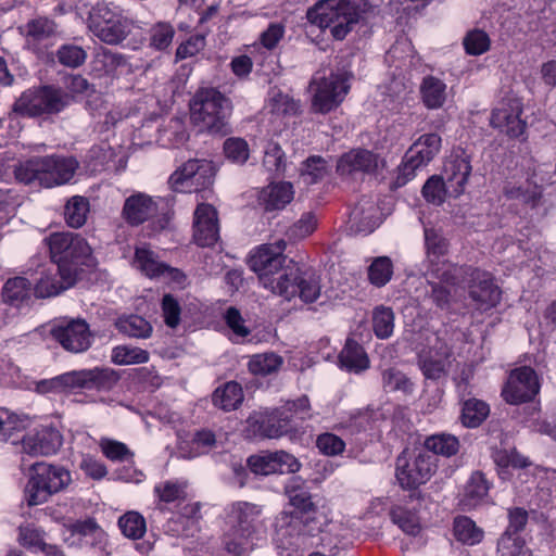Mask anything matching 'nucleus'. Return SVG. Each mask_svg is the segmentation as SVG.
I'll use <instances>...</instances> for the list:
<instances>
[{"label": "nucleus", "instance_id": "59", "mask_svg": "<svg viewBox=\"0 0 556 556\" xmlns=\"http://www.w3.org/2000/svg\"><path fill=\"white\" fill-rule=\"evenodd\" d=\"M270 112L277 115H296L300 112V102L281 92L273 93L269 101Z\"/></svg>", "mask_w": 556, "mask_h": 556}, {"label": "nucleus", "instance_id": "45", "mask_svg": "<svg viewBox=\"0 0 556 556\" xmlns=\"http://www.w3.org/2000/svg\"><path fill=\"white\" fill-rule=\"evenodd\" d=\"M489 413L490 408L486 403L470 399L464 403L462 421L468 428H476L488 417Z\"/></svg>", "mask_w": 556, "mask_h": 556}, {"label": "nucleus", "instance_id": "13", "mask_svg": "<svg viewBox=\"0 0 556 556\" xmlns=\"http://www.w3.org/2000/svg\"><path fill=\"white\" fill-rule=\"evenodd\" d=\"M88 26L96 37L108 45H118L131 31V22L106 3H98L91 9Z\"/></svg>", "mask_w": 556, "mask_h": 556}, {"label": "nucleus", "instance_id": "23", "mask_svg": "<svg viewBox=\"0 0 556 556\" xmlns=\"http://www.w3.org/2000/svg\"><path fill=\"white\" fill-rule=\"evenodd\" d=\"M349 227L353 232L370 233L380 224L376 202L363 197L349 214Z\"/></svg>", "mask_w": 556, "mask_h": 556}, {"label": "nucleus", "instance_id": "25", "mask_svg": "<svg viewBox=\"0 0 556 556\" xmlns=\"http://www.w3.org/2000/svg\"><path fill=\"white\" fill-rule=\"evenodd\" d=\"M23 451L30 456H48L58 452L62 445V435L52 428H42L22 441Z\"/></svg>", "mask_w": 556, "mask_h": 556}, {"label": "nucleus", "instance_id": "54", "mask_svg": "<svg viewBox=\"0 0 556 556\" xmlns=\"http://www.w3.org/2000/svg\"><path fill=\"white\" fill-rule=\"evenodd\" d=\"M56 59L62 65L76 68L85 63L87 52L79 46L67 43L58 49Z\"/></svg>", "mask_w": 556, "mask_h": 556}, {"label": "nucleus", "instance_id": "7", "mask_svg": "<svg viewBox=\"0 0 556 556\" xmlns=\"http://www.w3.org/2000/svg\"><path fill=\"white\" fill-rule=\"evenodd\" d=\"M362 0H321L307 10L311 24L329 29L333 38L342 40L359 18Z\"/></svg>", "mask_w": 556, "mask_h": 556}, {"label": "nucleus", "instance_id": "5", "mask_svg": "<svg viewBox=\"0 0 556 556\" xmlns=\"http://www.w3.org/2000/svg\"><path fill=\"white\" fill-rule=\"evenodd\" d=\"M52 261L67 285H75L83 266L93 265L91 247L74 232H53L47 238Z\"/></svg>", "mask_w": 556, "mask_h": 556}, {"label": "nucleus", "instance_id": "21", "mask_svg": "<svg viewBox=\"0 0 556 556\" xmlns=\"http://www.w3.org/2000/svg\"><path fill=\"white\" fill-rule=\"evenodd\" d=\"M470 174V161L464 153L452 154L445 161L441 177L446 185L450 197L457 198L464 193Z\"/></svg>", "mask_w": 556, "mask_h": 556}, {"label": "nucleus", "instance_id": "14", "mask_svg": "<svg viewBox=\"0 0 556 556\" xmlns=\"http://www.w3.org/2000/svg\"><path fill=\"white\" fill-rule=\"evenodd\" d=\"M435 468V458L428 452L410 455L404 451L396 458L395 477L403 489L414 490L430 480Z\"/></svg>", "mask_w": 556, "mask_h": 556}, {"label": "nucleus", "instance_id": "48", "mask_svg": "<svg viewBox=\"0 0 556 556\" xmlns=\"http://www.w3.org/2000/svg\"><path fill=\"white\" fill-rule=\"evenodd\" d=\"M260 513L257 506L245 503V539H255L257 542L266 539L267 527L264 520L257 518Z\"/></svg>", "mask_w": 556, "mask_h": 556}, {"label": "nucleus", "instance_id": "29", "mask_svg": "<svg viewBox=\"0 0 556 556\" xmlns=\"http://www.w3.org/2000/svg\"><path fill=\"white\" fill-rule=\"evenodd\" d=\"M420 98L429 110L443 106L447 98V86L443 79L434 75H426L419 86Z\"/></svg>", "mask_w": 556, "mask_h": 556}, {"label": "nucleus", "instance_id": "58", "mask_svg": "<svg viewBox=\"0 0 556 556\" xmlns=\"http://www.w3.org/2000/svg\"><path fill=\"white\" fill-rule=\"evenodd\" d=\"M26 36L36 41L49 38L55 31V24L47 17H37L25 25Z\"/></svg>", "mask_w": 556, "mask_h": 556}, {"label": "nucleus", "instance_id": "39", "mask_svg": "<svg viewBox=\"0 0 556 556\" xmlns=\"http://www.w3.org/2000/svg\"><path fill=\"white\" fill-rule=\"evenodd\" d=\"M119 332L138 339H147L152 333L151 324L138 315L119 317L115 323Z\"/></svg>", "mask_w": 556, "mask_h": 556}, {"label": "nucleus", "instance_id": "64", "mask_svg": "<svg viewBox=\"0 0 556 556\" xmlns=\"http://www.w3.org/2000/svg\"><path fill=\"white\" fill-rule=\"evenodd\" d=\"M248 465L255 475L267 476L276 472L273 453L250 456Z\"/></svg>", "mask_w": 556, "mask_h": 556}, {"label": "nucleus", "instance_id": "4", "mask_svg": "<svg viewBox=\"0 0 556 556\" xmlns=\"http://www.w3.org/2000/svg\"><path fill=\"white\" fill-rule=\"evenodd\" d=\"M426 266L425 273L431 286H451L453 292H457V286L469 269L467 266H458L448 262L445 256L448 253L450 243L444 237L442 229L425 225L424 227Z\"/></svg>", "mask_w": 556, "mask_h": 556}, {"label": "nucleus", "instance_id": "38", "mask_svg": "<svg viewBox=\"0 0 556 556\" xmlns=\"http://www.w3.org/2000/svg\"><path fill=\"white\" fill-rule=\"evenodd\" d=\"M89 213V201L81 195H74L65 204L64 217L72 228H80L86 224Z\"/></svg>", "mask_w": 556, "mask_h": 556}, {"label": "nucleus", "instance_id": "1", "mask_svg": "<svg viewBox=\"0 0 556 556\" xmlns=\"http://www.w3.org/2000/svg\"><path fill=\"white\" fill-rule=\"evenodd\" d=\"M286 243L264 244L251 252L249 265L257 274L264 288L291 301L299 298L313 303L321 292L319 277L283 254Z\"/></svg>", "mask_w": 556, "mask_h": 556}, {"label": "nucleus", "instance_id": "63", "mask_svg": "<svg viewBox=\"0 0 556 556\" xmlns=\"http://www.w3.org/2000/svg\"><path fill=\"white\" fill-rule=\"evenodd\" d=\"M154 492L165 503L185 498V486L173 481H165L155 485Z\"/></svg>", "mask_w": 556, "mask_h": 556}, {"label": "nucleus", "instance_id": "15", "mask_svg": "<svg viewBox=\"0 0 556 556\" xmlns=\"http://www.w3.org/2000/svg\"><path fill=\"white\" fill-rule=\"evenodd\" d=\"M440 148L441 137L438 134L420 136L408 149L399 167L397 182L404 185L413 179L416 170L431 162Z\"/></svg>", "mask_w": 556, "mask_h": 556}, {"label": "nucleus", "instance_id": "50", "mask_svg": "<svg viewBox=\"0 0 556 556\" xmlns=\"http://www.w3.org/2000/svg\"><path fill=\"white\" fill-rule=\"evenodd\" d=\"M282 358L275 353L254 355L249 362V369L254 375L266 376L278 370Z\"/></svg>", "mask_w": 556, "mask_h": 556}, {"label": "nucleus", "instance_id": "37", "mask_svg": "<svg viewBox=\"0 0 556 556\" xmlns=\"http://www.w3.org/2000/svg\"><path fill=\"white\" fill-rule=\"evenodd\" d=\"M426 452H432L435 455L451 457L459 451L458 439L448 433H435L425 440Z\"/></svg>", "mask_w": 556, "mask_h": 556}, {"label": "nucleus", "instance_id": "26", "mask_svg": "<svg viewBox=\"0 0 556 556\" xmlns=\"http://www.w3.org/2000/svg\"><path fill=\"white\" fill-rule=\"evenodd\" d=\"M157 214V203L144 193H136L125 200L122 217L130 226H138Z\"/></svg>", "mask_w": 556, "mask_h": 556}, {"label": "nucleus", "instance_id": "10", "mask_svg": "<svg viewBox=\"0 0 556 556\" xmlns=\"http://www.w3.org/2000/svg\"><path fill=\"white\" fill-rule=\"evenodd\" d=\"M312 94V110L327 114L337 109L345 99L349 90V75L343 72H316L308 86Z\"/></svg>", "mask_w": 556, "mask_h": 556}, {"label": "nucleus", "instance_id": "56", "mask_svg": "<svg viewBox=\"0 0 556 556\" xmlns=\"http://www.w3.org/2000/svg\"><path fill=\"white\" fill-rule=\"evenodd\" d=\"M448 194L447 188L443 178L438 175L431 176L422 187V195L427 202L440 205L444 202L445 197Z\"/></svg>", "mask_w": 556, "mask_h": 556}, {"label": "nucleus", "instance_id": "40", "mask_svg": "<svg viewBox=\"0 0 556 556\" xmlns=\"http://www.w3.org/2000/svg\"><path fill=\"white\" fill-rule=\"evenodd\" d=\"M134 264L148 277H156L167 269V266L160 262L154 253L146 247L136 249Z\"/></svg>", "mask_w": 556, "mask_h": 556}, {"label": "nucleus", "instance_id": "8", "mask_svg": "<svg viewBox=\"0 0 556 556\" xmlns=\"http://www.w3.org/2000/svg\"><path fill=\"white\" fill-rule=\"evenodd\" d=\"M230 111L229 100L214 88L200 89L190 102V118L200 131H222Z\"/></svg>", "mask_w": 556, "mask_h": 556}, {"label": "nucleus", "instance_id": "34", "mask_svg": "<svg viewBox=\"0 0 556 556\" xmlns=\"http://www.w3.org/2000/svg\"><path fill=\"white\" fill-rule=\"evenodd\" d=\"M184 509L185 513L181 516L169 521L168 529L176 536L190 538L199 531L198 513L200 510V506L198 504H192L186 506Z\"/></svg>", "mask_w": 556, "mask_h": 556}, {"label": "nucleus", "instance_id": "22", "mask_svg": "<svg viewBox=\"0 0 556 556\" xmlns=\"http://www.w3.org/2000/svg\"><path fill=\"white\" fill-rule=\"evenodd\" d=\"M434 345L419 352V365L427 379L437 380L446 372L450 366L451 350L433 336Z\"/></svg>", "mask_w": 556, "mask_h": 556}, {"label": "nucleus", "instance_id": "47", "mask_svg": "<svg viewBox=\"0 0 556 556\" xmlns=\"http://www.w3.org/2000/svg\"><path fill=\"white\" fill-rule=\"evenodd\" d=\"M118 527L122 533L131 540L142 538L147 530L146 519L137 511H127L121 516Z\"/></svg>", "mask_w": 556, "mask_h": 556}, {"label": "nucleus", "instance_id": "43", "mask_svg": "<svg viewBox=\"0 0 556 556\" xmlns=\"http://www.w3.org/2000/svg\"><path fill=\"white\" fill-rule=\"evenodd\" d=\"M505 195L511 200H518L522 203L535 205L541 198L539 186L526 180L521 185L508 182L504 188Z\"/></svg>", "mask_w": 556, "mask_h": 556}, {"label": "nucleus", "instance_id": "16", "mask_svg": "<svg viewBox=\"0 0 556 556\" xmlns=\"http://www.w3.org/2000/svg\"><path fill=\"white\" fill-rule=\"evenodd\" d=\"M50 334L70 353H84L93 341L89 324L83 318H62L51 327Z\"/></svg>", "mask_w": 556, "mask_h": 556}, {"label": "nucleus", "instance_id": "44", "mask_svg": "<svg viewBox=\"0 0 556 556\" xmlns=\"http://www.w3.org/2000/svg\"><path fill=\"white\" fill-rule=\"evenodd\" d=\"M454 535L464 544L475 545L481 542L483 531L470 518L460 516L454 520Z\"/></svg>", "mask_w": 556, "mask_h": 556}, {"label": "nucleus", "instance_id": "49", "mask_svg": "<svg viewBox=\"0 0 556 556\" xmlns=\"http://www.w3.org/2000/svg\"><path fill=\"white\" fill-rule=\"evenodd\" d=\"M111 358L116 365L142 364L149 361V353L140 348L118 345L113 349Z\"/></svg>", "mask_w": 556, "mask_h": 556}, {"label": "nucleus", "instance_id": "24", "mask_svg": "<svg viewBox=\"0 0 556 556\" xmlns=\"http://www.w3.org/2000/svg\"><path fill=\"white\" fill-rule=\"evenodd\" d=\"M379 166L378 156L368 150L356 149L343 154L337 164V170L342 176L357 173L371 174Z\"/></svg>", "mask_w": 556, "mask_h": 556}, {"label": "nucleus", "instance_id": "52", "mask_svg": "<svg viewBox=\"0 0 556 556\" xmlns=\"http://www.w3.org/2000/svg\"><path fill=\"white\" fill-rule=\"evenodd\" d=\"M372 327L375 334L380 339H387L393 333L394 314L389 307L380 306L374 311Z\"/></svg>", "mask_w": 556, "mask_h": 556}, {"label": "nucleus", "instance_id": "27", "mask_svg": "<svg viewBox=\"0 0 556 556\" xmlns=\"http://www.w3.org/2000/svg\"><path fill=\"white\" fill-rule=\"evenodd\" d=\"M294 197L293 186L290 182L270 184L257 192L258 205L265 212L283 210Z\"/></svg>", "mask_w": 556, "mask_h": 556}, {"label": "nucleus", "instance_id": "28", "mask_svg": "<svg viewBox=\"0 0 556 556\" xmlns=\"http://www.w3.org/2000/svg\"><path fill=\"white\" fill-rule=\"evenodd\" d=\"M415 51L406 37H400L386 53V63L394 67L393 75H402L415 63Z\"/></svg>", "mask_w": 556, "mask_h": 556}, {"label": "nucleus", "instance_id": "33", "mask_svg": "<svg viewBox=\"0 0 556 556\" xmlns=\"http://www.w3.org/2000/svg\"><path fill=\"white\" fill-rule=\"evenodd\" d=\"M213 404L226 412L233 410L243 401V391L236 381H229L217 388L212 395Z\"/></svg>", "mask_w": 556, "mask_h": 556}, {"label": "nucleus", "instance_id": "35", "mask_svg": "<svg viewBox=\"0 0 556 556\" xmlns=\"http://www.w3.org/2000/svg\"><path fill=\"white\" fill-rule=\"evenodd\" d=\"M390 516L392 521L406 534L417 535L420 532V519L415 507L395 505Z\"/></svg>", "mask_w": 556, "mask_h": 556}, {"label": "nucleus", "instance_id": "12", "mask_svg": "<svg viewBox=\"0 0 556 556\" xmlns=\"http://www.w3.org/2000/svg\"><path fill=\"white\" fill-rule=\"evenodd\" d=\"M119 377L111 368H93L71 371L58 376L49 381H43L39 388L43 391H62L65 388H84L97 390H110L118 381Z\"/></svg>", "mask_w": 556, "mask_h": 556}, {"label": "nucleus", "instance_id": "6", "mask_svg": "<svg viewBox=\"0 0 556 556\" xmlns=\"http://www.w3.org/2000/svg\"><path fill=\"white\" fill-rule=\"evenodd\" d=\"M467 268L469 271L457 286L456 293L453 292L451 286H433L431 299L438 306L445 307L452 300L456 299L464 290L465 282H468L469 295L476 303L477 308L486 311L494 307L500 302L501 291L498 287L494 285L492 276L480 269Z\"/></svg>", "mask_w": 556, "mask_h": 556}, {"label": "nucleus", "instance_id": "57", "mask_svg": "<svg viewBox=\"0 0 556 556\" xmlns=\"http://www.w3.org/2000/svg\"><path fill=\"white\" fill-rule=\"evenodd\" d=\"M489 35L481 29H472L464 38V47L470 55H481L490 49Z\"/></svg>", "mask_w": 556, "mask_h": 556}, {"label": "nucleus", "instance_id": "9", "mask_svg": "<svg viewBox=\"0 0 556 556\" xmlns=\"http://www.w3.org/2000/svg\"><path fill=\"white\" fill-rule=\"evenodd\" d=\"M72 481L71 472L62 466L45 462L34 463L24 493L28 506H37L63 491Z\"/></svg>", "mask_w": 556, "mask_h": 556}, {"label": "nucleus", "instance_id": "32", "mask_svg": "<svg viewBox=\"0 0 556 556\" xmlns=\"http://www.w3.org/2000/svg\"><path fill=\"white\" fill-rule=\"evenodd\" d=\"M73 286L67 285V280L60 276L56 267L54 270L48 269L41 273L40 279L34 287V292L37 298H50Z\"/></svg>", "mask_w": 556, "mask_h": 556}, {"label": "nucleus", "instance_id": "41", "mask_svg": "<svg viewBox=\"0 0 556 556\" xmlns=\"http://www.w3.org/2000/svg\"><path fill=\"white\" fill-rule=\"evenodd\" d=\"M263 165L268 173L276 176L283 175L286 170V154L280 144L273 139L268 140L264 147Z\"/></svg>", "mask_w": 556, "mask_h": 556}, {"label": "nucleus", "instance_id": "20", "mask_svg": "<svg viewBox=\"0 0 556 556\" xmlns=\"http://www.w3.org/2000/svg\"><path fill=\"white\" fill-rule=\"evenodd\" d=\"M193 239L200 247H212L219 239L217 211L207 203H200L193 213Z\"/></svg>", "mask_w": 556, "mask_h": 556}, {"label": "nucleus", "instance_id": "51", "mask_svg": "<svg viewBox=\"0 0 556 556\" xmlns=\"http://www.w3.org/2000/svg\"><path fill=\"white\" fill-rule=\"evenodd\" d=\"M497 556H532L520 536L503 534L497 543Z\"/></svg>", "mask_w": 556, "mask_h": 556}, {"label": "nucleus", "instance_id": "61", "mask_svg": "<svg viewBox=\"0 0 556 556\" xmlns=\"http://www.w3.org/2000/svg\"><path fill=\"white\" fill-rule=\"evenodd\" d=\"M326 172V161L320 156L308 157L301 169L302 176L307 180L308 184H314L323 178Z\"/></svg>", "mask_w": 556, "mask_h": 556}, {"label": "nucleus", "instance_id": "62", "mask_svg": "<svg viewBox=\"0 0 556 556\" xmlns=\"http://www.w3.org/2000/svg\"><path fill=\"white\" fill-rule=\"evenodd\" d=\"M318 450L328 456L341 454L345 448L344 441L333 433H323L316 440Z\"/></svg>", "mask_w": 556, "mask_h": 556}, {"label": "nucleus", "instance_id": "53", "mask_svg": "<svg viewBox=\"0 0 556 556\" xmlns=\"http://www.w3.org/2000/svg\"><path fill=\"white\" fill-rule=\"evenodd\" d=\"M393 274V264L388 256H379L375 258L368 268V277L376 287L387 285Z\"/></svg>", "mask_w": 556, "mask_h": 556}, {"label": "nucleus", "instance_id": "3", "mask_svg": "<svg viewBox=\"0 0 556 556\" xmlns=\"http://www.w3.org/2000/svg\"><path fill=\"white\" fill-rule=\"evenodd\" d=\"M78 168L73 156H33L14 166V177L23 185L52 188L68 182Z\"/></svg>", "mask_w": 556, "mask_h": 556}, {"label": "nucleus", "instance_id": "55", "mask_svg": "<svg viewBox=\"0 0 556 556\" xmlns=\"http://www.w3.org/2000/svg\"><path fill=\"white\" fill-rule=\"evenodd\" d=\"M175 35L174 27L166 22H159L150 29V46L156 50H166L173 41Z\"/></svg>", "mask_w": 556, "mask_h": 556}, {"label": "nucleus", "instance_id": "19", "mask_svg": "<svg viewBox=\"0 0 556 556\" xmlns=\"http://www.w3.org/2000/svg\"><path fill=\"white\" fill-rule=\"evenodd\" d=\"M521 102L517 98L503 99L492 111L490 124L509 137L522 135L526 124L520 118Z\"/></svg>", "mask_w": 556, "mask_h": 556}, {"label": "nucleus", "instance_id": "60", "mask_svg": "<svg viewBox=\"0 0 556 556\" xmlns=\"http://www.w3.org/2000/svg\"><path fill=\"white\" fill-rule=\"evenodd\" d=\"M45 532L34 525H25L18 528V543L26 548H39L45 540Z\"/></svg>", "mask_w": 556, "mask_h": 556}, {"label": "nucleus", "instance_id": "36", "mask_svg": "<svg viewBox=\"0 0 556 556\" xmlns=\"http://www.w3.org/2000/svg\"><path fill=\"white\" fill-rule=\"evenodd\" d=\"M489 482L482 472H473L466 486L463 496V503L467 507H475L481 503L489 493Z\"/></svg>", "mask_w": 556, "mask_h": 556}, {"label": "nucleus", "instance_id": "11", "mask_svg": "<svg viewBox=\"0 0 556 556\" xmlns=\"http://www.w3.org/2000/svg\"><path fill=\"white\" fill-rule=\"evenodd\" d=\"M72 101V97L61 88L42 86L24 91L13 104V112L27 117L43 114H58Z\"/></svg>", "mask_w": 556, "mask_h": 556}, {"label": "nucleus", "instance_id": "17", "mask_svg": "<svg viewBox=\"0 0 556 556\" xmlns=\"http://www.w3.org/2000/svg\"><path fill=\"white\" fill-rule=\"evenodd\" d=\"M214 168L205 160H189L177 168L168 179V185L176 192L200 191L213 184Z\"/></svg>", "mask_w": 556, "mask_h": 556}, {"label": "nucleus", "instance_id": "46", "mask_svg": "<svg viewBox=\"0 0 556 556\" xmlns=\"http://www.w3.org/2000/svg\"><path fill=\"white\" fill-rule=\"evenodd\" d=\"M126 65L124 55L102 48L97 52L93 60V68L100 74L113 75L118 67Z\"/></svg>", "mask_w": 556, "mask_h": 556}, {"label": "nucleus", "instance_id": "2", "mask_svg": "<svg viewBox=\"0 0 556 556\" xmlns=\"http://www.w3.org/2000/svg\"><path fill=\"white\" fill-rule=\"evenodd\" d=\"M312 417L309 400L303 395L264 414L251 415L245 424L253 429L255 435L267 439L287 437L291 442H301L306 431L295 424L294 418L306 420Z\"/></svg>", "mask_w": 556, "mask_h": 556}, {"label": "nucleus", "instance_id": "42", "mask_svg": "<svg viewBox=\"0 0 556 556\" xmlns=\"http://www.w3.org/2000/svg\"><path fill=\"white\" fill-rule=\"evenodd\" d=\"M382 387L387 392H401L404 395H410L415 389L414 382L394 367L382 371Z\"/></svg>", "mask_w": 556, "mask_h": 556}, {"label": "nucleus", "instance_id": "30", "mask_svg": "<svg viewBox=\"0 0 556 556\" xmlns=\"http://www.w3.org/2000/svg\"><path fill=\"white\" fill-rule=\"evenodd\" d=\"M340 367L348 371L358 374L369 367V358L359 345L353 339H348L344 348L339 355Z\"/></svg>", "mask_w": 556, "mask_h": 556}, {"label": "nucleus", "instance_id": "31", "mask_svg": "<svg viewBox=\"0 0 556 556\" xmlns=\"http://www.w3.org/2000/svg\"><path fill=\"white\" fill-rule=\"evenodd\" d=\"M31 294V283L25 277H14L7 280L2 288L4 303L20 307L28 302Z\"/></svg>", "mask_w": 556, "mask_h": 556}, {"label": "nucleus", "instance_id": "18", "mask_svg": "<svg viewBox=\"0 0 556 556\" xmlns=\"http://www.w3.org/2000/svg\"><path fill=\"white\" fill-rule=\"evenodd\" d=\"M540 384L535 371L528 366L511 370L503 389V396L509 404H520L534 399Z\"/></svg>", "mask_w": 556, "mask_h": 556}]
</instances>
